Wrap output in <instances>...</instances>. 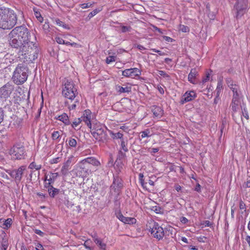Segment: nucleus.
I'll return each mask as SVG.
<instances>
[{"mask_svg": "<svg viewBox=\"0 0 250 250\" xmlns=\"http://www.w3.org/2000/svg\"><path fill=\"white\" fill-rule=\"evenodd\" d=\"M14 89L13 85L10 83H7L0 88V98L6 100L10 96Z\"/></svg>", "mask_w": 250, "mask_h": 250, "instance_id": "9d476101", "label": "nucleus"}, {"mask_svg": "<svg viewBox=\"0 0 250 250\" xmlns=\"http://www.w3.org/2000/svg\"><path fill=\"white\" fill-rule=\"evenodd\" d=\"M36 250H45L42 246V245L40 243H38L36 245Z\"/></svg>", "mask_w": 250, "mask_h": 250, "instance_id": "864d4df0", "label": "nucleus"}, {"mask_svg": "<svg viewBox=\"0 0 250 250\" xmlns=\"http://www.w3.org/2000/svg\"><path fill=\"white\" fill-rule=\"evenodd\" d=\"M227 82L228 84V86L232 90L233 93L238 92V89L239 88L238 85L236 84H233L232 83H230L231 80L229 79L227 80Z\"/></svg>", "mask_w": 250, "mask_h": 250, "instance_id": "b1692460", "label": "nucleus"}, {"mask_svg": "<svg viewBox=\"0 0 250 250\" xmlns=\"http://www.w3.org/2000/svg\"><path fill=\"white\" fill-rule=\"evenodd\" d=\"M25 150L24 147L21 144L14 145L9 151L11 159L13 160H21L24 157Z\"/></svg>", "mask_w": 250, "mask_h": 250, "instance_id": "0eeeda50", "label": "nucleus"}, {"mask_svg": "<svg viewBox=\"0 0 250 250\" xmlns=\"http://www.w3.org/2000/svg\"><path fill=\"white\" fill-rule=\"evenodd\" d=\"M34 15L36 18L37 19V20L40 21V22H42L43 21V18L41 14L39 12L36 11L34 10Z\"/></svg>", "mask_w": 250, "mask_h": 250, "instance_id": "473e14b6", "label": "nucleus"}, {"mask_svg": "<svg viewBox=\"0 0 250 250\" xmlns=\"http://www.w3.org/2000/svg\"><path fill=\"white\" fill-rule=\"evenodd\" d=\"M48 192L51 197H54L55 195L58 194L59 192V189L56 188L51 187L48 189Z\"/></svg>", "mask_w": 250, "mask_h": 250, "instance_id": "4be33fe9", "label": "nucleus"}, {"mask_svg": "<svg viewBox=\"0 0 250 250\" xmlns=\"http://www.w3.org/2000/svg\"><path fill=\"white\" fill-rule=\"evenodd\" d=\"M198 72L196 70V69H192L188 74V80L190 83H195L194 79L196 77V76L197 75Z\"/></svg>", "mask_w": 250, "mask_h": 250, "instance_id": "6ab92c4d", "label": "nucleus"}, {"mask_svg": "<svg viewBox=\"0 0 250 250\" xmlns=\"http://www.w3.org/2000/svg\"><path fill=\"white\" fill-rule=\"evenodd\" d=\"M223 79L221 78H220L218 80L217 85V87L216 89V97H217L219 96L220 93L223 89Z\"/></svg>", "mask_w": 250, "mask_h": 250, "instance_id": "aec40b11", "label": "nucleus"}, {"mask_svg": "<svg viewBox=\"0 0 250 250\" xmlns=\"http://www.w3.org/2000/svg\"><path fill=\"white\" fill-rule=\"evenodd\" d=\"M94 242L100 247V249L105 250L106 244L103 242L102 239L99 238L96 234L92 236Z\"/></svg>", "mask_w": 250, "mask_h": 250, "instance_id": "dca6fc26", "label": "nucleus"}, {"mask_svg": "<svg viewBox=\"0 0 250 250\" xmlns=\"http://www.w3.org/2000/svg\"><path fill=\"white\" fill-rule=\"evenodd\" d=\"M158 90L159 91V92L161 94H164V88L161 86H158Z\"/></svg>", "mask_w": 250, "mask_h": 250, "instance_id": "338daca9", "label": "nucleus"}, {"mask_svg": "<svg viewBox=\"0 0 250 250\" xmlns=\"http://www.w3.org/2000/svg\"><path fill=\"white\" fill-rule=\"evenodd\" d=\"M148 229L153 237L158 240L162 239L164 236L165 233L163 228L155 222L150 223Z\"/></svg>", "mask_w": 250, "mask_h": 250, "instance_id": "6e6552de", "label": "nucleus"}, {"mask_svg": "<svg viewBox=\"0 0 250 250\" xmlns=\"http://www.w3.org/2000/svg\"><path fill=\"white\" fill-rule=\"evenodd\" d=\"M123 223L129 225L134 224L136 223V219L134 217H125Z\"/></svg>", "mask_w": 250, "mask_h": 250, "instance_id": "5701e85b", "label": "nucleus"}, {"mask_svg": "<svg viewBox=\"0 0 250 250\" xmlns=\"http://www.w3.org/2000/svg\"><path fill=\"white\" fill-rule=\"evenodd\" d=\"M30 36L28 29L23 26H20L15 27L9 34V38H16L17 40L22 41L23 42H33L29 38Z\"/></svg>", "mask_w": 250, "mask_h": 250, "instance_id": "20e7f679", "label": "nucleus"}, {"mask_svg": "<svg viewBox=\"0 0 250 250\" xmlns=\"http://www.w3.org/2000/svg\"><path fill=\"white\" fill-rule=\"evenodd\" d=\"M180 221L182 223L186 224L188 222V219L185 217H182L181 218Z\"/></svg>", "mask_w": 250, "mask_h": 250, "instance_id": "69168bd1", "label": "nucleus"}, {"mask_svg": "<svg viewBox=\"0 0 250 250\" xmlns=\"http://www.w3.org/2000/svg\"><path fill=\"white\" fill-rule=\"evenodd\" d=\"M55 119L62 122L65 125H69L70 124L68 116L65 113L56 117Z\"/></svg>", "mask_w": 250, "mask_h": 250, "instance_id": "f3484780", "label": "nucleus"}, {"mask_svg": "<svg viewBox=\"0 0 250 250\" xmlns=\"http://www.w3.org/2000/svg\"><path fill=\"white\" fill-rule=\"evenodd\" d=\"M82 122L81 118H78L75 120L73 122L72 124V126L73 128H75Z\"/></svg>", "mask_w": 250, "mask_h": 250, "instance_id": "c9c22d12", "label": "nucleus"}, {"mask_svg": "<svg viewBox=\"0 0 250 250\" xmlns=\"http://www.w3.org/2000/svg\"><path fill=\"white\" fill-rule=\"evenodd\" d=\"M37 195L41 198L42 200H43L45 198V195L41 192L37 193Z\"/></svg>", "mask_w": 250, "mask_h": 250, "instance_id": "e2e57ef3", "label": "nucleus"}, {"mask_svg": "<svg viewBox=\"0 0 250 250\" xmlns=\"http://www.w3.org/2000/svg\"><path fill=\"white\" fill-rule=\"evenodd\" d=\"M28 69L23 63L19 64L15 68L12 76L13 82L18 85L23 83L28 77Z\"/></svg>", "mask_w": 250, "mask_h": 250, "instance_id": "7ed1b4c3", "label": "nucleus"}, {"mask_svg": "<svg viewBox=\"0 0 250 250\" xmlns=\"http://www.w3.org/2000/svg\"><path fill=\"white\" fill-rule=\"evenodd\" d=\"M112 136L113 139H120L121 141L122 140V139H123V134L120 132L112 133Z\"/></svg>", "mask_w": 250, "mask_h": 250, "instance_id": "4c0bfd02", "label": "nucleus"}, {"mask_svg": "<svg viewBox=\"0 0 250 250\" xmlns=\"http://www.w3.org/2000/svg\"><path fill=\"white\" fill-rule=\"evenodd\" d=\"M242 188H250V177L247 179L246 181L243 184Z\"/></svg>", "mask_w": 250, "mask_h": 250, "instance_id": "79ce46f5", "label": "nucleus"}, {"mask_svg": "<svg viewBox=\"0 0 250 250\" xmlns=\"http://www.w3.org/2000/svg\"><path fill=\"white\" fill-rule=\"evenodd\" d=\"M117 90L118 92L122 93H129L131 90V86H125V87H122L120 86H118L117 87Z\"/></svg>", "mask_w": 250, "mask_h": 250, "instance_id": "412c9836", "label": "nucleus"}, {"mask_svg": "<svg viewBox=\"0 0 250 250\" xmlns=\"http://www.w3.org/2000/svg\"><path fill=\"white\" fill-rule=\"evenodd\" d=\"M48 182H46L45 183V185H44V187L47 189V190L48 189V188H51V187H53L52 186V184H53V183H51L50 182H49V181H47Z\"/></svg>", "mask_w": 250, "mask_h": 250, "instance_id": "5fc2aeb1", "label": "nucleus"}, {"mask_svg": "<svg viewBox=\"0 0 250 250\" xmlns=\"http://www.w3.org/2000/svg\"><path fill=\"white\" fill-rule=\"evenodd\" d=\"M141 74V71L137 68L126 69L122 71V75L126 77L134 78Z\"/></svg>", "mask_w": 250, "mask_h": 250, "instance_id": "f8f14e48", "label": "nucleus"}, {"mask_svg": "<svg viewBox=\"0 0 250 250\" xmlns=\"http://www.w3.org/2000/svg\"><path fill=\"white\" fill-rule=\"evenodd\" d=\"M55 22H56V23L58 25H59L60 26H62L63 28H64L65 29H69V27H68V25L65 24L63 22L60 21V20H59V19L56 20Z\"/></svg>", "mask_w": 250, "mask_h": 250, "instance_id": "7c9ffc66", "label": "nucleus"}, {"mask_svg": "<svg viewBox=\"0 0 250 250\" xmlns=\"http://www.w3.org/2000/svg\"><path fill=\"white\" fill-rule=\"evenodd\" d=\"M3 113L2 109L0 108V124L1 123V122L3 120Z\"/></svg>", "mask_w": 250, "mask_h": 250, "instance_id": "0e129e2a", "label": "nucleus"}, {"mask_svg": "<svg viewBox=\"0 0 250 250\" xmlns=\"http://www.w3.org/2000/svg\"><path fill=\"white\" fill-rule=\"evenodd\" d=\"M98 13L97 10H93L89 14L88 17L90 18L93 17Z\"/></svg>", "mask_w": 250, "mask_h": 250, "instance_id": "6e6d98bb", "label": "nucleus"}, {"mask_svg": "<svg viewBox=\"0 0 250 250\" xmlns=\"http://www.w3.org/2000/svg\"><path fill=\"white\" fill-rule=\"evenodd\" d=\"M209 78H210V74L209 73L207 74L206 77L203 78V80H202V81L201 82L202 84H203L206 82L208 81L209 80Z\"/></svg>", "mask_w": 250, "mask_h": 250, "instance_id": "09e8293b", "label": "nucleus"}, {"mask_svg": "<svg viewBox=\"0 0 250 250\" xmlns=\"http://www.w3.org/2000/svg\"><path fill=\"white\" fill-rule=\"evenodd\" d=\"M8 248V243L6 240L3 239L1 242V250H6Z\"/></svg>", "mask_w": 250, "mask_h": 250, "instance_id": "c03bdc74", "label": "nucleus"}, {"mask_svg": "<svg viewBox=\"0 0 250 250\" xmlns=\"http://www.w3.org/2000/svg\"><path fill=\"white\" fill-rule=\"evenodd\" d=\"M136 47L139 50L141 51H143L146 49V48L145 47L140 44L137 45Z\"/></svg>", "mask_w": 250, "mask_h": 250, "instance_id": "774afa93", "label": "nucleus"}, {"mask_svg": "<svg viewBox=\"0 0 250 250\" xmlns=\"http://www.w3.org/2000/svg\"><path fill=\"white\" fill-rule=\"evenodd\" d=\"M239 104V100H232V109L233 111L236 112L238 108Z\"/></svg>", "mask_w": 250, "mask_h": 250, "instance_id": "bb28decb", "label": "nucleus"}, {"mask_svg": "<svg viewBox=\"0 0 250 250\" xmlns=\"http://www.w3.org/2000/svg\"><path fill=\"white\" fill-rule=\"evenodd\" d=\"M56 42L60 44H63L64 43V40L59 36H57L55 37Z\"/></svg>", "mask_w": 250, "mask_h": 250, "instance_id": "37998d69", "label": "nucleus"}, {"mask_svg": "<svg viewBox=\"0 0 250 250\" xmlns=\"http://www.w3.org/2000/svg\"><path fill=\"white\" fill-rule=\"evenodd\" d=\"M69 169V167L63 164L61 171V174L63 176H66L68 174Z\"/></svg>", "mask_w": 250, "mask_h": 250, "instance_id": "cd10ccee", "label": "nucleus"}, {"mask_svg": "<svg viewBox=\"0 0 250 250\" xmlns=\"http://www.w3.org/2000/svg\"><path fill=\"white\" fill-rule=\"evenodd\" d=\"M163 39L167 42H172V39L171 38L169 37L164 36L163 37Z\"/></svg>", "mask_w": 250, "mask_h": 250, "instance_id": "4d7b16f0", "label": "nucleus"}, {"mask_svg": "<svg viewBox=\"0 0 250 250\" xmlns=\"http://www.w3.org/2000/svg\"><path fill=\"white\" fill-rule=\"evenodd\" d=\"M179 30L184 33L188 32L189 31V28L188 26L182 24L180 25Z\"/></svg>", "mask_w": 250, "mask_h": 250, "instance_id": "f704fd0d", "label": "nucleus"}, {"mask_svg": "<svg viewBox=\"0 0 250 250\" xmlns=\"http://www.w3.org/2000/svg\"><path fill=\"white\" fill-rule=\"evenodd\" d=\"M120 28L122 33L129 32L131 30V28L129 26L122 25Z\"/></svg>", "mask_w": 250, "mask_h": 250, "instance_id": "2f4dec72", "label": "nucleus"}, {"mask_svg": "<svg viewBox=\"0 0 250 250\" xmlns=\"http://www.w3.org/2000/svg\"><path fill=\"white\" fill-rule=\"evenodd\" d=\"M87 164H91L94 166H99L100 165V162L95 158L93 157H87L82 160L79 164V167L81 168H84L85 165Z\"/></svg>", "mask_w": 250, "mask_h": 250, "instance_id": "9b49d317", "label": "nucleus"}, {"mask_svg": "<svg viewBox=\"0 0 250 250\" xmlns=\"http://www.w3.org/2000/svg\"><path fill=\"white\" fill-rule=\"evenodd\" d=\"M121 145L122 149L124 151L126 152L128 151V149L126 146V143L125 142L124 139H122V140L121 141Z\"/></svg>", "mask_w": 250, "mask_h": 250, "instance_id": "58836bf2", "label": "nucleus"}, {"mask_svg": "<svg viewBox=\"0 0 250 250\" xmlns=\"http://www.w3.org/2000/svg\"><path fill=\"white\" fill-rule=\"evenodd\" d=\"M58 176L59 174L57 172H50L47 175H45V181L54 183Z\"/></svg>", "mask_w": 250, "mask_h": 250, "instance_id": "a211bd4d", "label": "nucleus"}, {"mask_svg": "<svg viewBox=\"0 0 250 250\" xmlns=\"http://www.w3.org/2000/svg\"><path fill=\"white\" fill-rule=\"evenodd\" d=\"M77 94V89L73 82L71 80H67L62 87V96L65 98L72 101Z\"/></svg>", "mask_w": 250, "mask_h": 250, "instance_id": "39448f33", "label": "nucleus"}, {"mask_svg": "<svg viewBox=\"0 0 250 250\" xmlns=\"http://www.w3.org/2000/svg\"><path fill=\"white\" fill-rule=\"evenodd\" d=\"M239 208L240 209L246 210V205L242 200H241L239 203Z\"/></svg>", "mask_w": 250, "mask_h": 250, "instance_id": "8fccbe9b", "label": "nucleus"}, {"mask_svg": "<svg viewBox=\"0 0 250 250\" xmlns=\"http://www.w3.org/2000/svg\"><path fill=\"white\" fill-rule=\"evenodd\" d=\"M35 233L41 236H43L44 234L43 232L39 229H35Z\"/></svg>", "mask_w": 250, "mask_h": 250, "instance_id": "680f3d73", "label": "nucleus"}, {"mask_svg": "<svg viewBox=\"0 0 250 250\" xmlns=\"http://www.w3.org/2000/svg\"><path fill=\"white\" fill-rule=\"evenodd\" d=\"M17 22V15L13 10L8 8H0V28L10 29Z\"/></svg>", "mask_w": 250, "mask_h": 250, "instance_id": "f03ea898", "label": "nucleus"}, {"mask_svg": "<svg viewBox=\"0 0 250 250\" xmlns=\"http://www.w3.org/2000/svg\"><path fill=\"white\" fill-rule=\"evenodd\" d=\"M242 115L244 117H245L247 120L249 119V116L248 114V111L245 108H244L242 109Z\"/></svg>", "mask_w": 250, "mask_h": 250, "instance_id": "a18cd8bd", "label": "nucleus"}, {"mask_svg": "<svg viewBox=\"0 0 250 250\" xmlns=\"http://www.w3.org/2000/svg\"><path fill=\"white\" fill-rule=\"evenodd\" d=\"M158 148H153L151 149V150H149V151L151 154V155H154L155 153L159 151Z\"/></svg>", "mask_w": 250, "mask_h": 250, "instance_id": "13d9d810", "label": "nucleus"}, {"mask_svg": "<svg viewBox=\"0 0 250 250\" xmlns=\"http://www.w3.org/2000/svg\"><path fill=\"white\" fill-rule=\"evenodd\" d=\"M232 100H239V93L238 92L233 93Z\"/></svg>", "mask_w": 250, "mask_h": 250, "instance_id": "052dcab7", "label": "nucleus"}, {"mask_svg": "<svg viewBox=\"0 0 250 250\" xmlns=\"http://www.w3.org/2000/svg\"><path fill=\"white\" fill-rule=\"evenodd\" d=\"M91 4L89 3H83L81 5V7L83 9H85L89 7Z\"/></svg>", "mask_w": 250, "mask_h": 250, "instance_id": "bf43d9fd", "label": "nucleus"}, {"mask_svg": "<svg viewBox=\"0 0 250 250\" xmlns=\"http://www.w3.org/2000/svg\"><path fill=\"white\" fill-rule=\"evenodd\" d=\"M91 133L93 137L100 143H105L107 138V135L104 127L99 124L93 125L90 128Z\"/></svg>", "mask_w": 250, "mask_h": 250, "instance_id": "423d86ee", "label": "nucleus"}, {"mask_svg": "<svg viewBox=\"0 0 250 250\" xmlns=\"http://www.w3.org/2000/svg\"><path fill=\"white\" fill-rule=\"evenodd\" d=\"M12 220L11 218H8L4 221V223L3 224V229H8L9 228L11 224H12Z\"/></svg>", "mask_w": 250, "mask_h": 250, "instance_id": "c85d7f7f", "label": "nucleus"}, {"mask_svg": "<svg viewBox=\"0 0 250 250\" xmlns=\"http://www.w3.org/2000/svg\"><path fill=\"white\" fill-rule=\"evenodd\" d=\"M196 93L193 91L186 92L182 97L180 103L184 104L185 103L193 100L196 97Z\"/></svg>", "mask_w": 250, "mask_h": 250, "instance_id": "ddd939ff", "label": "nucleus"}, {"mask_svg": "<svg viewBox=\"0 0 250 250\" xmlns=\"http://www.w3.org/2000/svg\"><path fill=\"white\" fill-rule=\"evenodd\" d=\"M73 157L72 156L68 158L67 161L64 163L65 165H67L68 167H70V164L72 162Z\"/></svg>", "mask_w": 250, "mask_h": 250, "instance_id": "de8ad7c7", "label": "nucleus"}, {"mask_svg": "<svg viewBox=\"0 0 250 250\" xmlns=\"http://www.w3.org/2000/svg\"><path fill=\"white\" fill-rule=\"evenodd\" d=\"M151 50L154 52L158 53L159 55L160 56H164L166 55V54L164 52H162L160 50H157L155 48H152Z\"/></svg>", "mask_w": 250, "mask_h": 250, "instance_id": "3c124183", "label": "nucleus"}, {"mask_svg": "<svg viewBox=\"0 0 250 250\" xmlns=\"http://www.w3.org/2000/svg\"><path fill=\"white\" fill-rule=\"evenodd\" d=\"M10 45L13 47L18 48L22 55H28L30 61L33 62L38 58L39 49L34 42H23L16 38H9Z\"/></svg>", "mask_w": 250, "mask_h": 250, "instance_id": "f257e3e1", "label": "nucleus"}, {"mask_svg": "<svg viewBox=\"0 0 250 250\" xmlns=\"http://www.w3.org/2000/svg\"><path fill=\"white\" fill-rule=\"evenodd\" d=\"M140 133L141 134V136L142 138L149 137L151 136V135L150 134V132L149 130L148 129H146L143 131H142Z\"/></svg>", "mask_w": 250, "mask_h": 250, "instance_id": "c756f323", "label": "nucleus"}, {"mask_svg": "<svg viewBox=\"0 0 250 250\" xmlns=\"http://www.w3.org/2000/svg\"><path fill=\"white\" fill-rule=\"evenodd\" d=\"M152 210L156 213H161L162 212V209L159 206H154L152 208Z\"/></svg>", "mask_w": 250, "mask_h": 250, "instance_id": "ea45409f", "label": "nucleus"}, {"mask_svg": "<svg viewBox=\"0 0 250 250\" xmlns=\"http://www.w3.org/2000/svg\"><path fill=\"white\" fill-rule=\"evenodd\" d=\"M158 73L160 75H161L165 78H167L168 79L169 78V76L164 71L160 70L158 71Z\"/></svg>", "mask_w": 250, "mask_h": 250, "instance_id": "49530a36", "label": "nucleus"}, {"mask_svg": "<svg viewBox=\"0 0 250 250\" xmlns=\"http://www.w3.org/2000/svg\"><path fill=\"white\" fill-rule=\"evenodd\" d=\"M60 132L58 131H54L52 134V138L55 140L60 137Z\"/></svg>", "mask_w": 250, "mask_h": 250, "instance_id": "a19ab883", "label": "nucleus"}, {"mask_svg": "<svg viewBox=\"0 0 250 250\" xmlns=\"http://www.w3.org/2000/svg\"><path fill=\"white\" fill-rule=\"evenodd\" d=\"M116 217L120 220L121 222H123L125 216L122 214V213L119 211L116 212L115 213Z\"/></svg>", "mask_w": 250, "mask_h": 250, "instance_id": "e433bc0d", "label": "nucleus"}, {"mask_svg": "<svg viewBox=\"0 0 250 250\" xmlns=\"http://www.w3.org/2000/svg\"><path fill=\"white\" fill-rule=\"evenodd\" d=\"M60 161V158L57 157L55 158H53L51 160V164H57Z\"/></svg>", "mask_w": 250, "mask_h": 250, "instance_id": "603ef678", "label": "nucleus"}, {"mask_svg": "<svg viewBox=\"0 0 250 250\" xmlns=\"http://www.w3.org/2000/svg\"><path fill=\"white\" fill-rule=\"evenodd\" d=\"M81 118L82 119V122H84L88 127L91 128L93 126V125L91 123V112L90 110H85L83 116H82Z\"/></svg>", "mask_w": 250, "mask_h": 250, "instance_id": "4468645a", "label": "nucleus"}, {"mask_svg": "<svg viewBox=\"0 0 250 250\" xmlns=\"http://www.w3.org/2000/svg\"><path fill=\"white\" fill-rule=\"evenodd\" d=\"M151 110L154 116L157 118H160L163 115V110L160 106H153Z\"/></svg>", "mask_w": 250, "mask_h": 250, "instance_id": "2eb2a0df", "label": "nucleus"}, {"mask_svg": "<svg viewBox=\"0 0 250 250\" xmlns=\"http://www.w3.org/2000/svg\"><path fill=\"white\" fill-rule=\"evenodd\" d=\"M68 145L69 147H75L77 146V141L72 138H69L68 140Z\"/></svg>", "mask_w": 250, "mask_h": 250, "instance_id": "a878e982", "label": "nucleus"}, {"mask_svg": "<svg viewBox=\"0 0 250 250\" xmlns=\"http://www.w3.org/2000/svg\"><path fill=\"white\" fill-rule=\"evenodd\" d=\"M26 170V166H22L17 169L9 170L7 173L15 179L17 184H19L21 180L24 171Z\"/></svg>", "mask_w": 250, "mask_h": 250, "instance_id": "1a4fd4ad", "label": "nucleus"}, {"mask_svg": "<svg viewBox=\"0 0 250 250\" xmlns=\"http://www.w3.org/2000/svg\"><path fill=\"white\" fill-rule=\"evenodd\" d=\"M28 168L31 169H35L38 170L42 168V165L40 164H37L35 162H33L30 163Z\"/></svg>", "mask_w": 250, "mask_h": 250, "instance_id": "393cba45", "label": "nucleus"}, {"mask_svg": "<svg viewBox=\"0 0 250 250\" xmlns=\"http://www.w3.org/2000/svg\"><path fill=\"white\" fill-rule=\"evenodd\" d=\"M116 61V57L114 56H109L107 57L105 60L106 63L110 64L112 62H114Z\"/></svg>", "mask_w": 250, "mask_h": 250, "instance_id": "72a5a7b5", "label": "nucleus"}]
</instances>
